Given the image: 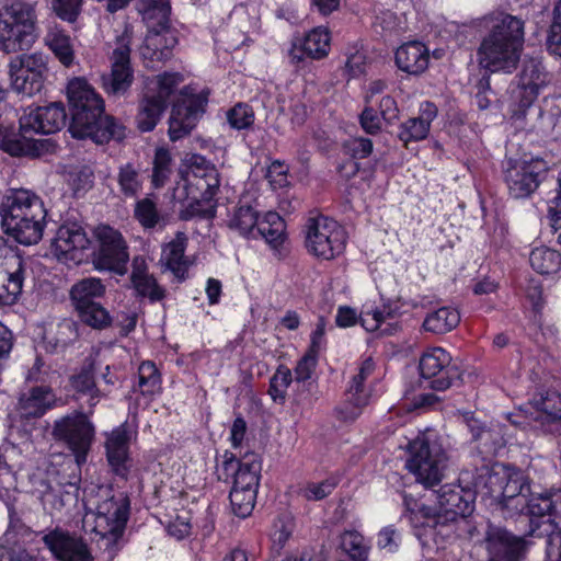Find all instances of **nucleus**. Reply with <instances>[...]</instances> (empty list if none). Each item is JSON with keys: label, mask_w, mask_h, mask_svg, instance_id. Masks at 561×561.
Masks as SVG:
<instances>
[{"label": "nucleus", "mask_w": 561, "mask_h": 561, "mask_svg": "<svg viewBox=\"0 0 561 561\" xmlns=\"http://www.w3.org/2000/svg\"><path fill=\"white\" fill-rule=\"evenodd\" d=\"M67 99L72 137L91 139L96 145L125 138V126L114 116L105 114L102 96L84 78H73L68 82Z\"/></svg>", "instance_id": "1"}, {"label": "nucleus", "mask_w": 561, "mask_h": 561, "mask_svg": "<svg viewBox=\"0 0 561 561\" xmlns=\"http://www.w3.org/2000/svg\"><path fill=\"white\" fill-rule=\"evenodd\" d=\"M485 20L490 32L479 46V65L491 72H512L523 51L525 22L506 12L492 13Z\"/></svg>", "instance_id": "2"}, {"label": "nucleus", "mask_w": 561, "mask_h": 561, "mask_svg": "<svg viewBox=\"0 0 561 561\" xmlns=\"http://www.w3.org/2000/svg\"><path fill=\"white\" fill-rule=\"evenodd\" d=\"M67 114L60 103L28 108L20 117V130L14 133L8 125L7 115L0 114V148L14 157H38L43 140L33 139L34 134H53L66 124Z\"/></svg>", "instance_id": "3"}, {"label": "nucleus", "mask_w": 561, "mask_h": 561, "mask_svg": "<svg viewBox=\"0 0 561 561\" xmlns=\"http://www.w3.org/2000/svg\"><path fill=\"white\" fill-rule=\"evenodd\" d=\"M0 215L4 232L18 243L30 247L42 240L47 210L35 193L13 190L4 197Z\"/></svg>", "instance_id": "4"}, {"label": "nucleus", "mask_w": 561, "mask_h": 561, "mask_svg": "<svg viewBox=\"0 0 561 561\" xmlns=\"http://www.w3.org/2000/svg\"><path fill=\"white\" fill-rule=\"evenodd\" d=\"M182 181L183 185L178 184L174 190V197L188 204L180 210V218L188 220L196 216H213L214 205L210 203L220 187V175L215 164L201 154H193L182 173Z\"/></svg>", "instance_id": "5"}, {"label": "nucleus", "mask_w": 561, "mask_h": 561, "mask_svg": "<svg viewBox=\"0 0 561 561\" xmlns=\"http://www.w3.org/2000/svg\"><path fill=\"white\" fill-rule=\"evenodd\" d=\"M148 24V34L140 54L147 68H154L156 62H163L171 57L178 38L169 30L171 7L169 0H146L138 9Z\"/></svg>", "instance_id": "6"}, {"label": "nucleus", "mask_w": 561, "mask_h": 561, "mask_svg": "<svg viewBox=\"0 0 561 561\" xmlns=\"http://www.w3.org/2000/svg\"><path fill=\"white\" fill-rule=\"evenodd\" d=\"M35 4L5 0L0 12V49L5 53L27 50L37 38Z\"/></svg>", "instance_id": "7"}, {"label": "nucleus", "mask_w": 561, "mask_h": 561, "mask_svg": "<svg viewBox=\"0 0 561 561\" xmlns=\"http://www.w3.org/2000/svg\"><path fill=\"white\" fill-rule=\"evenodd\" d=\"M405 468L415 476L416 481L432 488L444 478L448 457L437 438L423 433L407 446Z\"/></svg>", "instance_id": "8"}, {"label": "nucleus", "mask_w": 561, "mask_h": 561, "mask_svg": "<svg viewBox=\"0 0 561 561\" xmlns=\"http://www.w3.org/2000/svg\"><path fill=\"white\" fill-rule=\"evenodd\" d=\"M129 497L118 492L101 501L92 514L94 526L92 530L100 536L102 546L113 558L117 543L122 538L129 517Z\"/></svg>", "instance_id": "9"}, {"label": "nucleus", "mask_w": 561, "mask_h": 561, "mask_svg": "<svg viewBox=\"0 0 561 561\" xmlns=\"http://www.w3.org/2000/svg\"><path fill=\"white\" fill-rule=\"evenodd\" d=\"M96 248L91 253V263L99 272L124 275L129 262V248L123 233L108 226L98 225L93 230Z\"/></svg>", "instance_id": "10"}, {"label": "nucleus", "mask_w": 561, "mask_h": 561, "mask_svg": "<svg viewBox=\"0 0 561 561\" xmlns=\"http://www.w3.org/2000/svg\"><path fill=\"white\" fill-rule=\"evenodd\" d=\"M106 293V286L99 277H85L76 282L69 297L81 321L93 329H104L112 322L108 311L96 301Z\"/></svg>", "instance_id": "11"}, {"label": "nucleus", "mask_w": 561, "mask_h": 561, "mask_svg": "<svg viewBox=\"0 0 561 561\" xmlns=\"http://www.w3.org/2000/svg\"><path fill=\"white\" fill-rule=\"evenodd\" d=\"M347 233L335 220L325 217H311L306 224V248L322 260H333L345 250Z\"/></svg>", "instance_id": "12"}, {"label": "nucleus", "mask_w": 561, "mask_h": 561, "mask_svg": "<svg viewBox=\"0 0 561 561\" xmlns=\"http://www.w3.org/2000/svg\"><path fill=\"white\" fill-rule=\"evenodd\" d=\"M51 436L56 442L65 444L75 456L77 465L81 466L87 462L95 427L84 413L73 412L54 422Z\"/></svg>", "instance_id": "13"}, {"label": "nucleus", "mask_w": 561, "mask_h": 561, "mask_svg": "<svg viewBox=\"0 0 561 561\" xmlns=\"http://www.w3.org/2000/svg\"><path fill=\"white\" fill-rule=\"evenodd\" d=\"M485 486L502 508L523 513L530 492L527 477L518 470L501 468L488 473Z\"/></svg>", "instance_id": "14"}, {"label": "nucleus", "mask_w": 561, "mask_h": 561, "mask_svg": "<svg viewBox=\"0 0 561 561\" xmlns=\"http://www.w3.org/2000/svg\"><path fill=\"white\" fill-rule=\"evenodd\" d=\"M11 87L20 94L32 96L43 89L48 71L43 53L21 54L8 65Z\"/></svg>", "instance_id": "15"}, {"label": "nucleus", "mask_w": 561, "mask_h": 561, "mask_svg": "<svg viewBox=\"0 0 561 561\" xmlns=\"http://www.w3.org/2000/svg\"><path fill=\"white\" fill-rule=\"evenodd\" d=\"M131 38V30L125 27L116 37L115 48L110 57L111 71L102 76L103 88L111 95H124L134 81V70L130 65Z\"/></svg>", "instance_id": "16"}, {"label": "nucleus", "mask_w": 561, "mask_h": 561, "mask_svg": "<svg viewBox=\"0 0 561 561\" xmlns=\"http://www.w3.org/2000/svg\"><path fill=\"white\" fill-rule=\"evenodd\" d=\"M548 83V73L541 61L536 58L525 59L519 75L518 85L512 91V117L522 119L526 111L536 101L539 91Z\"/></svg>", "instance_id": "17"}, {"label": "nucleus", "mask_w": 561, "mask_h": 561, "mask_svg": "<svg viewBox=\"0 0 561 561\" xmlns=\"http://www.w3.org/2000/svg\"><path fill=\"white\" fill-rule=\"evenodd\" d=\"M182 96L173 106L169 118V137L172 141L184 138L193 130L207 105V94L191 93L188 87L182 90Z\"/></svg>", "instance_id": "18"}, {"label": "nucleus", "mask_w": 561, "mask_h": 561, "mask_svg": "<svg viewBox=\"0 0 561 561\" xmlns=\"http://www.w3.org/2000/svg\"><path fill=\"white\" fill-rule=\"evenodd\" d=\"M262 470V461L255 453H249L237 459L231 453H225L220 467L217 468L218 479L229 481L232 488L257 490Z\"/></svg>", "instance_id": "19"}, {"label": "nucleus", "mask_w": 561, "mask_h": 561, "mask_svg": "<svg viewBox=\"0 0 561 561\" xmlns=\"http://www.w3.org/2000/svg\"><path fill=\"white\" fill-rule=\"evenodd\" d=\"M483 543L490 561H520L526 553V541L504 527L488 524Z\"/></svg>", "instance_id": "20"}, {"label": "nucleus", "mask_w": 561, "mask_h": 561, "mask_svg": "<svg viewBox=\"0 0 561 561\" xmlns=\"http://www.w3.org/2000/svg\"><path fill=\"white\" fill-rule=\"evenodd\" d=\"M547 171V162L539 158L511 165L505 172L510 194L515 198L529 196L539 186Z\"/></svg>", "instance_id": "21"}, {"label": "nucleus", "mask_w": 561, "mask_h": 561, "mask_svg": "<svg viewBox=\"0 0 561 561\" xmlns=\"http://www.w3.org/2000/svg\"><path fill=\"white\" fill-rule=\"evenodd\" d=\"M419 367L423 378H434L430 387L437 391L448 389L453 380L459 378L457 367L451 365V356L442 347L427 350L422 355Z\"/></svg>", "instance_id": "22"}, {"label": "nucleus", "mask_w": 561, "mask_h": 561, "mask_svg": "<svg viewBox=\"0 0 561 561\" xmlns=\"http://www.w3.org/2000/svg\"><path fill=\"white\" fill-rule=\"evenodd\" d=\"M91 240L85 229L78 222H66L61 225L53 242L55 254L59 260L80 263L83 261L84 252L89 250Z\"/></svg>", "instance_id": "23"}, {"label": "nucleus", "mask_w": 561, "mask_h": 561, "mask_svg": "<svg viewBox=\"0 0 561 561\" xmlns=\"http://www.w3.org/2000/svg\"><path fill=\"white\" fill-rule=\"evenodd\" d=\"M26 276V263L16 254L4 256L0 265V305L11 306L22 294Z\"/></svg>", "instance_id": "24"}, {"label": "nucleus", "mask_w": 561, "mask_h": 561, "mask_svg": "<svg viewBox=\"0 0 561 561\" xmlns=\"http://www.w3.org/2000/svg\"><path fill=\"white\" fill-rule=\"evenodd\" d=\"M44 543L60 561H93L87 543L61 529H54L43 537Z\"/></svg>", "instance_id": "25"}, {"label": "nucleus", "mask_w": 561, "mask_h": 561, "mask_svg": "<svg viewBox=\"0 0 561 561\" xmlns=\"http://www.w3.org/2000/svg\"><path fill=\"white\" fill-rule=\"evenodd\" d=\"M59 399L48 386H34L21 394L18 412L21 419L32 420L42 417L48 410L55 408Z\"/></svg>", "instance_id": "26"}, {"label": "nucleus", "mask_w": 561, "mask_h": 561, "mask_svg": "<svg viewBox=\"0 0 561 561\" xmlns=\"http://www.w3.org/2000/svg\"><path fill=\"white\" fill-rule=\"evenodd\" d=\"M476 495L473 491L457 484H445L436 491L438 507L451 512L453 516L466 517L473 511Z\"/></svg>", "instance_id": "27"}, {"label": "nucleus", "mask_w": 561, "mask_h": 561, "mask_svg": "<svg viewBox=\"0 0 561 561\" xmlns=\"http://www.w3.org/2000/svg\"><path fill=\"white\" fill-rule=\"evenodd\" d=\"M430 62V50L421 42L412 41L401 45L396 51V64L409 75L423 73Z\"/></svg>", "instance_id": "28"}, {"label": "nucleus", "mask_w": 561, "mask_h": 561, "mask_svg": "<svg viewBox=\"0 0 561 561\" xmlns=\"http://www.w3.org/2000/svg\"><path fill=\"white\" fill-rule=\"evenodd\" d=\"M130 282L137 295L147 297L151 302L161 301L165 297V290L148 273V267L142 256H135L133 259Z\"/></svg>", "instance_id": "29"}, {"label": "nucleus", "mask_w": 561, "mask_h": 561, "mask_svg": "<svg viewBox=\"0 0 561 561\" xmlns=\"http://www.w3.org/2000/svg\"><path fill=\"white\" fill-rule=\"evenodd\" d=\"M330 49V34L325 28L316 27L310 31L299 44L295 43L290 56L294 60L300 61L304 57L321 59Z\"/></svg>", "instance_id": "30"}, {"label": "nucleus", "mask_w": 561, "mask_h": 561, "mask_svg": "<svg viewBox=\"0 0 561 561\" xmlns=\"http://www.w3.org/2000/svg\"><path fill=\"white\" fill-rule=\"evenodd\" d=\"M437 115L436 106L431 102L421 104L420 115L404 122L399 131V138L404 144L425 139L428 135L431 123Z\"/></svg>", "instance_id": "31"}, {"label": "nucleus", "mask_w": 561, "mask_h": 561, "mask_svg": "<svg viewBox=\"0 0 561 561\" xmlns=\"http://www.w3.org/2000/svg\"><path fill=\"white\" fill-rule=\"evenodd\" d=\"M187 237L184 232H178L175 238L167 243L162 250L161 262L180 280L186 277L188 264L184 256Z\"/></svg>", "instance_id": "32"}, {"label": "nucleus", "mask_w": 561, "mask_h": 561, "mask_svg": "<svg viewBox=\"0 0 561 561\" xmlns=\"http://www.w3.org/2000/svg\"><path fill=\"white\" fill-rule=\"evenodd\" d=\"M44 43L65 67H70L73 64L75 47L72 38L58 24L48 25Z\"/></svg>", "instance_id": "33"}, {"label": "nucleus", "mask_w": 561, "mask_h": 561, "mask_svg": "<svg viewBox=\"0 0 561 561\" xmlns=\"http://www.w3.org/2000/svg\"><path fill=\"white\" fill-rule=\"evenodd\" d=\"M168 103L152 94V92L144 93L138 104L136 115L137 128L142 133L151 131L156 128L163 112L167 110Z\"/></svg>", "instance_id": "34"}, {"label": "nucleus", "mask_w": 561, "mask_h": 561, "mask_svg": "<svg viewBox=\"0 0 561 561\" xmlns=\"http://www.w3.org/2000/svg\"><path fill=\"white\" fill-rule=\"evenodd\" d=\"M255 233L256 238L262 237L272 249L278 250L286 238L285 222L277 213L268 211L259 220Z\"/></svg>", "instance_id": "35"}, {"label": "nucleus", "mask_w": 561, "mask_h": 561, "mask_svg": "<svg viewBox=\"0 0 561 561\" xmlns=\"http://www.w3.org/2000/svg\"><path fill=\"white\" fill-rule=\"evenodd\" d=\"M460 322L459 312L450 307H442L427 314L423 328L427 332L445 334L454 330Z\"/></svg>", "instance_id": "36"}, {"label": "nucleus", "mask_w": 561, "mask_h": 561, "mask_svg": "<svg viewBox=\"0 0 561 561\" xmlns=\"http://www.w3.org/2000/svg\"><path fill=\"white\" fill-rule=\"evenodd\" d=\"M116 181L119 192L126 198L136 197L144 185V178L140 170L130 162L118 168Z\"/></svg>", "instance_id": "37"}, {"label": "nucleus", "mask_w": 561, "mask_h": 561, "mask_svg": "<svg viewBox=\"0 0 561 561\" xmlns=\"http://www.w3.org/2000/svg\"><path fill=\"white\" fill-rule=\"evenodd\" d=\"M259 213L250 205L239 206L229 220V228L243 237L256 239Z\"/></svg>", "instance_id": "38"}, {"label": "nucleus", "mask_w": 561, "mask_h": 561, "mask_svg": "<svg viewBox=\"0 0 561 561\" xmlns=\"http://www.w3.org/2000/svg\"><path fill=\"white\" fill-rule=\"evenodd\" d=\"M472 437L479 444L481 453L486 455L495 454L505 445L504 435L499 426L486 427L483 425H471Z\"/></svg>", "instance_id": "39"}, {"label": "nucleus", "mask_w": 561, "mask_h": 561, "mask_svg": "<svg viewBox=\"0 0 561 561\" xmlns=\"http://www.w3.org/2000/svg\"><path fill=\"white\" fill-rule=\"evenodd\" d=\"M134 217L145 229L164 227V217L158 210L157 204L150 197L139 199L134 209Z\"/></svg>", "instance_id": "40"}, {"label": "nucleus", "mask_w": 561, "mask_h": 561, "mask_svg": "<svg viewBox=\"0 0 561 561\" xmlns=\"http://www.w3.org/2000/svg\"><path fill=\"white\" fill-rule=\"evenodd\" d=\"M137 389L144 396H154L161 391V376L152 362H142L138 368Z\"/></svg>", "instance_id": "41"}, {"label": "nucleus", "mask_w": 561, "mask_h": 561, "mask_svg": "<svg viewBox=\"0 0 561 561\" xmlns=\"http://www.w3.org/2000/svg\"><path fill=\"white\" fill-rule=\"evenodd\" d=\"M340 546L355 561H366L369 553V545L364 536L356 530H345L341 535Z\"/></svg>", "instance_id": "42"}, {"label": "nucleus", "mask_w": 561, "mask_h": 561, "mask_svg": "<svg viewBox=\"0 0 561 561\" xmlns=\"http://www.w3.org/2000/svg\"><path fill=\"white\" fill-rule=\"evenodd\" d=\"M531 267L540 274H551L560 266V254L549 248H536L529 255Z\"/></svg>", "instance_id": "43"}, {"label": "nucleus", "mask_w": 561, "mask_h": 561, "mask_svg": "<svg viewBox=\"0 0 561 561\" xmlns=\"http://www.w3.org/2000/svg\"><path fill=\"white\" fill-rule=\"evenodd\" d=\"M525 508H527V515L530 522L531 529L529 531L530 535H534L536 529L534 526L539 527V525L534 520V517H548L543 524H548L550 528V514L553 510V503L549 495L540 494L538 496H533L529 501L526 500Z\"/></svg>", "instance_id": "44"}, {"label": "nucleus", "mask_w": 561, "mask_h": 561, "mask_svg": "<svg viewBox=\"0 0 561 561\" xmlns=\"http://www.w3.org/2000/svg\"><path fill=\"white\" fill-rule=\"evenodd\" d=\"M394 317V310L390 307L383 306L382 308H375L371 310L363 311L359 317L362 327L368 332L381 331L382 334H390L391 330L381 328L382 324Z\"/></svg>", "instance_id": "45"}, {"label": "nucleus", "mask_w": 561, "mask_h": 561, "mask_svg": "<svg viewBox=\"0 0 561 561\" xmlns=\"http://www.w3.org/2000/svg\"><path fill=\"white\" fill-rule=\"evenodd\" d=\"M257 490L232 488L229 494L232 512L239 517L249 516L255 504Z\"/></svg>", "instance_id": "46"}, {"label": "nucleus", "mask_w": 561, "mask_h": 561, "mask_svg": "<svg viewBox=\"0 0 561 561\" xmlns=\"http://www.w3.org/2000/svg\"><path fill=\"white\" fill-rule=\"evenodd\" d=\"M369 399L366 394H354L346 392V400L335 409L336 417L345 423L354 422L368 404Z\"/></svg>", "instance_id": "47"}, {"label": "nucleus", "mask_w": 561, "mask_h": 561, "mask_svg": "<svg viewBox=\"0 0 561 561\" xmlns=\"http://www.w3.org/2000/svg\"><path fill=\"white\" fill-rule=\"evenodd\" d=\"M182 81L183 77L180 73L164 72L156 77L154 81L151 82L154 87H148L147 91L152 92L153 95L168 103L169 98Z\"/></svg>", "instance_id": "48"}, {"label": "nucleus", "mask_w": 561, "mask_h": 561, "mask_svg": "<svg viewBox=\"0 0 561 561\" xmlns=\"http://www.w3.org/2000/svg\"><path fill=\"white\" fill-rule=\"evenodd\" d=\"M95 358L89 356L85 358L80 371L70 378L71 387L79 393H88L96 386L94 382Z\"/></svg>", "instance_id": "49"}, {"label": "nucleus", "mask_w": 561, "mask_h": 561, "mask_svg": "<svg viewBox=\"0 0 561 561\" xmlns=\"http://www.w3.org/2000/svg\"><path fill=\"white\" fill-rule=\"evenodd\" d=\"M172 172L171 153L165 148H158L153 159L152 184L154 187H161L165 184Z\"/></svg>", "instance_id": "50"}, {"label": "nucleus", "mask_w": 561, "mask_h": 561, "mask_svg": "<svg viewBox=\"0 0 561 561\" xmlns=\"http://www.w3.org/2000/svg\"><path fill=\"white\" fill-rule=\"evenodd\" d=\"M31 535V529L19 519H11L8 529L3 534L0 552L3 549L22 548L21 543Z\"/></svg>", "instance_id": "51"}, {"label": "nucleus", "mask_w": 561, "mask_h": 561, "mask_svg": "<svg viewBox=\"0 0 561 561\" xmlns=\"http://www.w3.org/2000/svg\"><path fill=\"white\" fill-rule=\"evenodd\" d=\"M227 121L234 129L250 128L254 123V112L250 105L238 103L227 112Z\"/></svg>", "instance_id": "52"}, {"label": "nucleus", "mask_w": 561, "mask_h": 561, "mask_svg": "<svg viewBox=\"0 0 561 561\" xmlns=\"http://www.w3.org/2000/svg\"><path fill=\"white\" fill-rule=\"evenodd\" d=\"M375 363L371 357L366 358L359 366L358 373L353 376L347 392L354 393L357 396L366 394L367 398H370V391L366 387V379L374 373Z\"/></svg>", "instance_id": "53"}, {"label": "nucleus", "mask_w": 561, "mask_h": 561, "mask_svg": "<svg viewBox=\"0 0 561 561\" xmlns=\"http://www.w3.org/2000/svg\"><path fill=\"white\" fill-rule=\"evenodd\" d=\"M336 485L337 481L334 478H329L318 483L310 482L300 490V494L307 501H321L330 495Z\"/></svg>", "instance_id": "54"}, {"label": "nucleus", "mask_w": 561, "mask_h": 561, "mask_svg": "<svg viewBox=\"0 0 561 561\" xmlns=\"http://www.w3.org/2000/svg\"><path fill=\"white\" fill-rule=\"evenodd\" d=\"M293 377L288 368L279 367L270 382L268 393L274 401L283 402L286 398V390L291 383Z\"/></svg>", "instance_id": "55"}, {"label": "nucleus", "mask_w": 561, "mask_h": 561, "mask_svg": "<svg viewBox=\"0 0 561 561\" xmlns=\"http://www.w3.org/2000/svg\"><path fill=\"white\" fill-rule=\"evenodd\" d=\"M535 407L551 416L552 419H561V396L556 391H547L539 393L534 399Z\"/></svg>", "instance_id": "56"}, {"label": "nucleus", "mask_w": 561, "mask_h": 561, "mask_svg": "<svg viewBox=\"0 0 561 561\" xmlns=\"http://www.w3.org/2000/svg\"><path fill=\"white\" fill-rule=\"evenodd\" d=\"M79 336L78 324L71 319H62L55 329V346L66 347Z\"/></svg>", "instance_id": "57"}, {"label": "nucleus", "mask_w": 561, "mask_h": 561, "mask_svg": "<svg viewBox=\"0 0 561 561\" xmlns=\"http://www.w3.org/2000/svg\"><path fill=\"white\" fill-rule=\"evenodd\" d=\"M83 0H53V9L58 18L73 23L81 12Z\"/></svg>", "instance_id": "58"}, {"label": "nucleus", "mask_w": 561, "mask_h": 561, "mask_svg": "<svg viewBox=\"0 0 561 561\" xmlns=\"http://www.w3.org/2000/svg\"><path fill=\"white\" fill-rule=\"evenodd\" d=\"M106 456L114 473L126 479L130 469L128 449H106Z\"/></svg>", "instance_id": "59"}, {"label": "nucleus", "mask_w": 561, "mask_h": 561, "mask_svg": "<svg viewBox=\"0 0 561 561\" xmlns=\"http://www.w3.org/2000/svg\"><path fill=\"white\" fill-rule=\"evenodd\" d=\"M548 48L553 55L561 57V0L556 3L553 9V23L548 37Z\"/></svg>", "instance_id": "60"}, {"label": "nucleus", "mask_w": 561, "mask_h": 561, "mask_svg": "<svg viewBox=\"0 0 561 561\" xmlns=\"http://www.w3.org/2000/svg\"><path fill=\"white\" fill-rule=\"evenodd\" d=\"M344 148L355 159L367 158L373 151V142L368 138L356 137L347 140Z\"/></svg>", "instance_id": "61"}, {"label": "nucleus", "mask_w": 561, "mask_h": 561, "mask_svg": "<svg viewBox=\"0 0 561 561\" xmlns=\"http://www.w3.org/2000/svg\"><path fill=\"white\" fill-rule=\"evenodd\" d=\"M317 359L318 354L308 350L295 368V376L297 381H305L311 377V374L317 365Z\"/></svg>", "instance_id": "62"}, {"label": "nucleus", "mask_w": 561, "mask_h": 561, "mask_svg": "<svg viewBox=\"0 0 561 561\" xmlns=\"http://www.w3.org/2000/svg\"><path fill=\"white\" fill-rule=\"evenodd\" d=\"M130 433L126 424L113 430L108 435L105 447L106 449H128Z\"/></svg>", "instance_id": "63"}, {"label": "nucleus", "mask_w": 561, "mask_h": 561, "mask_svg": "<svg viewBox=\"0 0 561 561\" xmlns=\"http://www.w3.org/2000/svg\"><path fill=\"white\" fill-rule=\"evenodd\" d=\"M287 172V167L283 162L276 160L268 167L266 178L275 188L284 187L288 184Z\"/></svg>", "instance_id": "64"}]
</instances>
